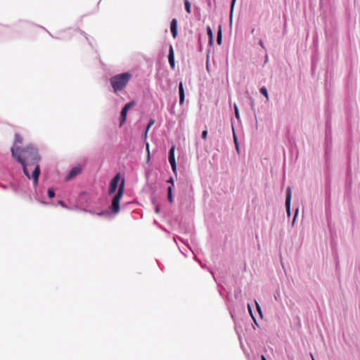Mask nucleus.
Here are the masks:
<instances>
[{
	"label": "nucleus",
	"instance_id": "obj_24",
	"mask_svg": "<svg viewBox=\"0 0 360 360\" xmlns=\"http://www.w3.org/2000/svg\"><path fill=\"white\" fill-rule=\"evenodd\" d=\"M235 2H236V0H232V1H231V15H232V12H233V6H234Z\"/></svg>",
	"mask_w": 360,
	"mask_h": 360
},
{
	"label": "nucleus",
	"instance_id": "obj_25",
	"mask_svg": "<svg viewBox=\"0 0 360 360\" xmlns=\"http://www.w3.org/2000/svg\"><path fill=\"white\" fill-rule=\"evenodd\" d=\"M146 150H147V153H148V158H149V157H150V150H149V143L148 142L146 143Z\"/></svg>",
	"mask_w": 360,
	"mask_h": 360
},
{
	"label": "nucleus",
	"instance_id": "obj_27",
	"mask_svg": "<svg viewBox=\"0 0 360 360\" xmlns=\"http://www.w3.org/2000/svg\"><path fill=\"white\" fill-rule=\"evenodd\" d=\"M259 45L261 46V47L263 49H265V46L264 44V42L262 40H259Z\"/></svg>",
	"mask_w": 360,
	"mask_h": 360
},
{
	"label": "nucleus",
	"instance_id": "obj_2",
	"mask_svg": "<svg viewBox=\"0 0 360 360\" xmlns=\"http://www.w3.org/2000/svg\"><path fill=\"white\" fill-rule=\"evenodd\" d=\"M131 78V75L129 72H124L110 78V84L115 93L123 90L127 85Z\"/></svg>",
	"mask_w": 360,
	"mask_h": 360
},
{
	"label": "nucleus",
	"instance_id": "obj_22",
	"mask_svg": "<svg viewBox=\"0 0 360 360\" xmlns=\"http://www.w3.org/2000/svg\"><path fill=\"white\" fill-rule=\"evenodd\" d=\"M255 304H256L257 311L262 316V310H261L260 306L259 305V304L257 303V301H255Z\"/></svg>",
	"mask_w": 360,
	"mask_h": 360
},
{
	"label": "nucleus",
	"instance_id": "obj_26",
	"mask_svg": "<svg viewBox=\"0 0 360 360\" xmlns=\"http://www.w3.org/2000/svg\"><path fill=\"white\" fill-rule=\"evenodd\" d=\"M167 182L171 184H172V187L174 186V179L172 177H170L168 180H167Z\"/></svg>",
	"mask_w": 360,
	"mask_h": 360
},
{
	"label": "nucleus",
	"instance_id": "obj_6",
	"mask_svg": "<svg viewBox=\"0 0 360 360\" xmlns=\"http://www.w3.org/2000/svg\"><path fill=\"white\" fill-rule=\"evenodd\" d=\"M120 179V174H117L110 181V187H109V193L110 194H112V193H114L116 191Z\"/></svg>",
	"mask_w": 360,
	"mask_h": 360
},
{
	"label": "nucleus",
	"instance_id": "obj_11",
	"mask_svg": "<svg viewBox=\"0 0 360 360\" xmlns=\"http://www.w3.org/2000/svg\"><path fill=\"white\" fill-rule=\"evenodd\" d=\"M171 32L174 38H176L177 36V20L174 18L171 22Z\"/></svg>",
	"mask_w": 360,
	"mask_h": 360
},
{
	"label": "nucleus",
	"instance_id": "obj_7",
	"mask_svg": "<svg viewBox=\"0 0 360 360\" xmlns=\"http://www.w3.org/2000/svg\"><path fill=\"white\" fill-rule=\"evenodd\" d=\"M81 171L82 170H81L80 167H75L72 168L70 170V172H69V174H68V176H66V180L69 181V180L72 179L74 177H75L76 176L79 174L81 173Z\"/></svg>",
	"mask_w": 360,
	"mask_h": 360
},
{
	"label": "nucleus",
	"instance_id": "obj_16",
	"mask_svg": "<svg viewBox=\"0 0 360 360\" xmlns=\"http://www.w3.org/2000/svg\"><path fill=\"white\" fill-rule=\"evenodd\" d=\"M259 91L262 95H264L266 97V100L269 101V95L266 88L263 86L260 89Z\"/></svg>",
	"mask_w": 360,
	"mask_h": 360
},
{
	"label": "nucleus",
	"instance_id": "obj_17",
	"mask_svg": "<svg viewBox=\"0 0 360 360\" xmlns=\"http://www.w3.org/2000/svg\"><path fill=\"white\" fill-rule=\"evenodd\" d=\"M221 29H219L218 33H217V44H221Z\"/></svg>",
	"mask_w": 360,
	"mask_h": 360
},
{
	"label": "nucleus",
	"instance_id": "obj_31",
	"mask_svg": "<svg viewBox=\"0 0 360 360\" xmlns=\"http://www.w3.org/2000/svg\"><path fill=\"white\" fill-rule=\"evenodd\" d=\"M155 211H156L157 213H158L159 212V207H156Z\"/></svg>",
	"mask_w": 360,
	"mask_h": 360
},
{
	"label": "nucleus",
	"instance_id": "obj_18",
	"mask_svg": "<svg viewBox=\"0 0 360 360\" xmlns=\"http://www.w3.org/2000/svg\"><path fill=\"white\" fill-rule=\"evenodd\" d=\"M48 195L50 198H53L55 196V193L53 188H49L48 190Z\"/></svg>",
	"mask_w": 360,
	"mask_h": 360
},
{
	"label": "nucleus",
	"instance_id": "obj_32",
	"mask_svg": "<svg viewBox=\"0 0 360 360\" xmlns=\"http://www.w3.org/2000/svg\"><path fill=\"white\" fill-rule=\"evenodd\" d=\"M262 360H266V359L264 356H262Z\"/></svg>",
	"mask_w": 360,
	"mask_h": 360
},
{
	"label": "nucleus",
	"instance_id": "obj_10",
	"mask_svg": "<svg viewBox=\"0 0 360 360\" xmlns=\"http://www.w3.org/2000/svg\"><path fill=\"white\" fill-rule=\"evenodd\" d=\"M290 200H291V189L290 187L287 189V195L285 199V207L288 214H290Z\"/></svg>",
	"mask_w": 360,
	"mask_h": 360
},
{
	"label": "nucleus",
	"instance_id": "obj_15",
	"mask_svg": "<svg viewBox=\"0 0 360 360\" xmlns=\"http://www.w3.org/2000/svg\"><path fill=\"white\" fill-rule=\"evenodd\" d=\"M185 9L188 13H191V5L188 0L184 1Z\"/></svg>",
	"mask_w": 360,
	"mask_h": 360
},
{
	"label": "nucleus",
	"instance_id": "obj_3",
	"mask_svg": "<svg viewBox=\"0 0 360 360\" xmlns=\"http://www.w3.org/2000/svg\"><path fill=\"white\" fill-rule=\"evenodd\" d=\"M124 181L122 180L120 184L117 194L113 197L111 204L112 212L117 214L120 211V201L124 193Z\"/></svg>",
	"mask_w": 360,
	"mask_h": 360
},
{
	"label": "nucleus",
	"instance_id": "obj_13",
	"mask_svg": "<svg viewBox=\"0 0 360 360\" xmlns=\"http://www.w3.org/2000/svg\"><path fill=\"white\" fill-rule=\"evenodd\" d=\"M167 198L170 203H172L173 202V197H172V187L169 186L167 188Z\"/></svg>",
	"mask_w": 360,
	"mask_h": 360
},
{
	"label": "nucleus",
	"instance_id": "obj_14",
	"mask_svg": "<svg viewBox=\"0 0 360 360\" xmlns=\"http://www.w3.org/2000/svg\"><path fill=\"white\" fill-rule=\"evenodd\" d=\"M207 35H208V37H209V43L210 44H212V42H213V34H212V29L210 27H207Z\"/></svg>",
	"mask_w": 360,
	"mask_h": 360
},
{
	"label": "nucleus",
	"instance_id": "obj_23",
	"mask_svg": "<svg viewBox=\"0 0 360 360\" xmlns=\"http://www.w3.org/2000/svg\"><path fill=\"white\" fill-rule=\"evenodd\" d=\"M207 130H204L202 132V138L205 140L207 139Z\"/></svg>",
	"mask_w": 360,
	"mask_h": 360
},
{
	"label": "nucleus",
	"instance_id": "obj_9",
	"mask_svg": "<svg viewBox=\"0 0 360 360\" xmlns=\"http://www.w3.org/2000/svg\"><path fill=\"white\" fill-rule=\"evenodd\" d=\"M179 104L181 105L184 103L185 99V93L183 83L181 82L179 85Z\"/></svg>",
	"mask_w": 360,
	"mask_h": 360
},
{
	"label": "nucleus",
	"instance_id": "obj_1",
	"mask_svg": "<svg viewBox=\"0 0 360 360\" xmlns=\"http://www.w3.org/2000/svg\"><path fill=\"white\" fill-rule=\"evenodd\" d=\"M11 152L12 157L22 165L25 175L29 179H32L34 185L37 186L40 174L39 162L41 160L37 149L29 145L25 148L11 147Z\"/></svg>",
	"mask_w": 360,
	"mask_h": 360
},
{
	"label": "nucleus",
	"instance_id": "obj_30",
	"mask_svg": "<svg viewBox=\"0 0 360 360\" xmlns=\"http://www.w3.org/2000/svg\"><path fill=\"white\" fill-rule=\"evenodd\" d=\"M248 310H249L250 313L252 314V309L249 304H248Z\"/></svg>",
	"mask_w": 360,
	"mask_h": 360
},
{
	"label": "nucleus",
	"instance_id": "obj_29",
	"mask_svg": "<svg viewBox=\"0 0 360 360\" xmlns=\"http://www.w3.org/2000/svg\"><path fill=\"white\" fill-rule=\"evenodd\" d=\"M148 131H147V129H146V131H145V134H144V139H145L147 138Z\"/></svg>",
	"mask_w": 360,
	"mask_h": 360
},
{
	"label": "nucleus",
	"instance_id": "obj_28",
	"mask_svg": "<svg viewBox=\"0 0 360 360\" xmlns=\"http://www.w3.org/2000/svg\"><path fill=\"white\" fill-rule=\"evenodd\" d=\"M58 205H61L63 207H66V205H65L64 202L62 200L58 201Z\"/></svg>",
	"mask_w": 360,
	"mask_h": 360
},
{
	"label": "nucleus",
	"instance_id": "obj_8",
	"mask_svg": "<svg viewBox=\"0 0 360 360\" xmlns=\"http://www.w3.org/2000/svg\"><path fill=\"white\" fill-rule=\"evenodd\" d=\"M169 63L171 66V68L174 70L175 68V62H174V49L172 46H170L169 51Z\"/></svg>",
	"mask_w": 360,
	"mask_h": 360
},
{
	"label": "nucleus",
	"instance_id": "obj_20",
	"mask_svg": "<svg viewBox=\"0 0 360 360\" xmlns=\"http://www.w3.org/2000/svg\"><path fill=\"white\" fill-rule=\"evenodd\" d=\"M233 138H234V143H235L236 149L238 151V153H239V146H238V141H237L236 136L235 135H233Z\"/></svg>",
	"mask_w": 360,
	"mask_h": 360
},
{
	"label": "nucleus",
	"instance_id": "obj_12",
	"mask_svg": "<svg viewBox=\"0 0 360 360\" xmlns=\"http://www.w3.org/2000/svg\"><path fill=\"white\" fill-rule=\"evenodd\" d=\"M22 143V138L21 137L20 135L19 134H15V141H14V143H13V146L12 147H18L17 145V143Z\"/></svg>",
	"mask_w": 360,
	"mask_h": 360
},
{
	"label": "nucleus",
	"instance_id": "obj_5",
	"mask_svg": "<svg viewBox=\"0 0 360 360\" xmlns=\"http://www.w3.org/2000/svg\"><path fill=\"white\" fill-rule=\"evenodd\" d=\"M175 146H172L169 152V162L174 172L176 170V164L174 158Z\"/></svg>",
	"mask_w": 360,
	"mask_h": 360
},
{
	"label": "nucleus",
	"instance_id": "obj_19",
	"mask_svg": "<svg viewBox=\"0 0 360 360\" xmlns=\"http://www.w3.org/2000/svg\"><path fill=\"white\" fill-rule=\"evenodd\" d=\"M235 115L237 119H239V110L236 105H234Z\"/></svg>",
	"mask_w": 360,
	"mask_h": 360
},
{
	"label": "nucleus",
	"instance_id": "obj_33",
	"mask_svg": "<svg viewBox=\"0 0 360 360\" xmlns=\"http://www.w3.org/2000/svg\"><path fill=\"white\" fill-rule=\"evenodd\" d=\"M313 360H314V359H313Z\"/></svg>",
	"mask_w": 360,
	"mask_h": 360
},
{
	"label": "nucleus",
	"instance_id": "obj_4",
	"mask_svg": "<svg viewBox=\"0 0 360 360\" xmlns=\"http://www.w3.org/2000/svg\"><path fill=\"white\" fill-rule=\"evenodd\" d=\"M135 104H136L135 102L131 101V102L127 103L124 106V108H122V110L121 111V115H120V126H122L125 122L128 110L134 106Z\"/></svg>",
	"mask_w": 360,
	"mask_h": 360
},
{
	"label": "nucleus",
	"instance_id": "obj_21",
	"mask_svg": "<svg viewBox=\"0 0 360 360\" xmlns=\"http://www.w3.org/2000/svg\"><path fill=\"white\" fill-rule=\"evenodd\" d=\"M154 122H154V120H151L149 122V123L148 124V126H147V127H146L147 131H148V130H149V129H150V128L153 125Z\"/></svg>",
	"mask_w": 360,
	"mask_h": 360
}]
</instances>
